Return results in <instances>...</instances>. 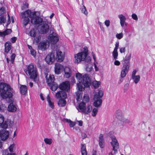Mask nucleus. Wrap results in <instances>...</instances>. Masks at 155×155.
Segmentation results:
<instances>
[{
	"instance_id": "nucleus-1",
	"label": "nucleus",
	"mask_w": 155,
	"mask_h": 155,
	"mask_svg": "<svg viewBox=\"0 0 155 155\" xmlns=\"http://www.w3.org/2000/svg\"><path fill=\"white\" fill-rule=\"evenodd\" d=\"M84 51L74 55V62L78 63L81 61H84L88 62L91 61L90 58L87 56L88 50L87 48H84Z\"/></svg>"
},
{
	"instance_id": "nucleus-2",
	"label": "nucleus",
	"mask_w": 155,
	"mask_h": 155,
	"mask_svg": "<svg viewBox=\"0 0 155 155\" xmlns=\"http://www.w3.org/2000/svg\"><path fill=\"white\" fill-rule=\"evenodd\" d=\"M117 123L120 126L123 125L124 123L131 124V121L124 117L122 112L120 110H117Z\"/></svg>"
},
{
	"instance_id": "nucleus-3",
	"label": "nucleus",
	"mask_w": 155,
	"mask_h": 155,
	"mask_svg": "<svg viewBox=\"0 0 155 155\" xmlns=\"http://www.w3.org/2000/svg\"><path fill=\"white\" fill-rule=\"evenodd\" d=\"M78 82H83V83L86 84L87 86H90L91 84V79L87 74L82 76L80 73H76L75 75Z\"/></svg>"
},
{
	"instance_id": "nucleus-4",
	"label": "nucleus",
	"mask_w": 155,
	"mask_h": 155,
	"mask_svg": "<svg viewBox=\"0 0 155 155\" xmlns=\"http://www.w3.org/2000/svg\"><path fill=\"white\" fill-rule=\"evenodd\" d=\"M103 95V92L101 90H99L96 92L94 95L93 100L94 106L96 107H100L102 103V100L101 98Z\"/></svg>"
},
{
	"instance_id": "nucleus-5",
	"label": "nucleus",
	"mask_w": 155,
	"mask_h": 155,
	"mask_svg": "<svg viewBox=\"0 0 155 155\" xmlns=\"http://www.w3.org/2000/svg\"><path fill=\"white\" fill-rule=\"evenodd\" d=\"M28 72L29 75L30 76V78L33 79L35 81L38 80L36 68L34 67L32 64H31L28 66Z\"/></svg>"
},
{
	"instance_id": "nucleus-6",
	"label": "nucleus",
	"mask_w": 155,
	"mask_h": 155,
	"mask_svg": "<svg viewBox=\"0 0 155 155\" xmlns=\"http://www.w3.org/2000/svg\"><path fill=\"white\" fill-rule=\"evenodd\" d=\"M48 39L50 42L55 44L58 41L59 38L58 35L55 32L54 30L52 29L50 30Z\"/></svg>"
},
{
	"instance_id": "nucleus-7",
	"label": "nucleus",
	"mask_w": 155,
	"mask_h": 155,
	"mask_svg": "<svg viewBox=\"0 0 155 155\" xmlns=\"http://www.w3.org/2000/svg\"><path fill=\"white\" fill-rule=\"evenodd\" d=\"M31 13V11L28 10L24 12L21 13V17L23 19L22 20V23L25 26L28 24L29 21L30 19L29 17L30 18Z\"/></svg>"
},
{
	"instance_id": "nucleus-8",
	"label": "nucleus",
	"mask_w": 155,
	"mask_h": 155,
	"mask_svg": "<svg viewBox=\"0 0 155 155\" xmlns=\"http://www.w3.org/2000/svg\"><path fill=\"white\" fill-rule=\"evenodd\" d=\"M30 18L31 23L33 24H39L43 21L41 18L36 15L35 12H31Z\"/></svg>"
},
{
	"instance_id": "nucleus-9",
	"label": "nucleus",
	"mask_w": 155,
	"mask_h": 155,
	"mask_svg": "<svg viewBox=\"0 0 155 155\" xmlns=\"http://www.w3.org/2000/svg\"><path fill=\"white\" fill-rule=\"evenodd\" d=\"M39 32L41 34H46L48 31L49 27L48 23L45 21H43L39 27Z\"/></svg>"
},
{
	"instance_id": "nucleus-10",
	"label": "nucleus",
	"mask_w": 155,
	"mask_h": 155,
	"mask_svg": "<svg viewBox=\"0 0 155 155\" xmlns=\"http://www.w3.org/2000/svg\"><path fill=\"white\" fill-rule=\"evenodd\" d=\"M2 91L0 94L2 97L4 99L8 98V102H12L13 101L12 97V94L8 91Z\"/></svg>"
},
{
	"instance_id": "nucleus-11",
	"label": "nucleus",
	"mask_w": 155,
	"mask_h": 155,
	"mask_svg": "<svg viewBox=\"0 0 155 155\" xmlns=\"http://www.w3.org/2000/svg\"><path fill=\"white\" fill-rule=\"evenodd\" d=\"M129 68L128 62L124 64L122 68L120 74L121 78H124L126 76L128 73Z\"/></svg>"
},
{
	"instance_id": "nucleus-12",
	"label": "nucleus",
	"mask_w": 155,
	"mask_h": 155,
	"mask_svg": "<svg viewBox=\"0 0 155 155\" xmlns=\"http://www.w3.org/2000/svg\"><path fill=\"white\" fill-rule=\"evenodd\" d=\"M59 87L62 90L67 91L70 88V83L68 81L63 82L59 85Z\"/></svg>"
},
{
	"instance_id": "nucleus-13",
	"label": "nucleus",
	"mask_w": 155,
	"mask_h": 155,
	"mask_svg": "<svg viewBox=\"0 0 155 155\" xmlns=\"http://www.w3.org/2000/svg\"><path fill=\"white\" fill-rule=\"evenodd\" d=\"M9 132L6 130H0V140L5 141L8 139L9 137Z\"/></svg>"
},
{
	"instance_id": "nucleus-14",
	"label": "nucleus",
	"mask_w": 155,
	"mask_h": 155,
	"mask_svg": "<svg viewBox=\"0 0 155 155\" xmlns=\"http://www.w3.org/2000/svg\"><path fill=\"white\" fill-rule=\"evenodd\" d=\"M118 17L120 20V23L121 26L123 28L127 27V23L126 22V18L125 16L122 14L118 15Z\"/></svg>"
},
{
	"instance_id": "nucleus-15",
	"label": "nucleus",
	"mask_w": 155,
	"mask_h": 155,
	"mask_svg": "<svg viewBox=\"0 0 155 155\" xmlns=\"http://www.w3.org/2000/svg\"><path fill=\"white\" fill-rule=\"evenodd\" d=\"M64 58V54L63 52L60 50H58L56 51V60L58 62H62Z\"/></svg>"
},
{
	"instance_id": "nucleus-16",
	"label": "nucleus",
	"mask_w": 155,
	"mask_h": 155,
	"mask_svg": "<svg viewBox=\"0 0 155 155\" xmlns=\"http://www.w3.org/2000/svg\"><path fill=\"white\" fill-rule=\"evenodd\" d=\"M86 104L84 102H81L78 105V108L79 109L80 111L82 113H87L88 112L89 110H90L91 107H89L88 108L87 110H84L86 107Z\"/></svg>"
},
{
	"instance_id": "nucleus-17",
	"label": "nucleus",
	"mask_w": 155,
	"mask_h": 155,
	"mask_svg": "<svg viewBox=\"0 0 155 155\" xmlns=\"http://www.w3.org/2000/svg\"><path fill=\"white\" fill-rule=\"evenodd\" d=\"M55 59V56L52 51L49 53L45 58V61L48 63L54 62Z\"/></svg>"
},
{
	"instance_id": "nucleus-18",
	"label": "nucleus",
	"mask_w": 155,
	"mask_h": 155,
	"mask_svg": "<svg viewBox=\"0 0 155 155\" xmlns=\"http://www.w3.org/2000/svg\"><path fill=\"white\" fill-rule=\"evenodd\" d=\"M112 141L110 142L111 144L113 147V150L114 151V153L112 152L109 153V155H114V154H115L116 152V137L114 136L111 137Z\"/></svg>"
},
{
	"instance_id": "nucleus-19",
	"label": "nucleus",
	"mask_w": 155,
	"mask_h": 155,
	"mask_svg": "<svg viewBox=\"0 0 155 155\" xmlns=\"http://www.w3.org/2000/svg\"><path fill=\"white\" fill-rule=\"evenodd\" d=\"M45 75L48 85H50L51 84L54 82L55 79L53 75L48 73H45Z\"/></svg>"
},
{
	"instance_id": "nucleus-20",
	"label": "nucleus",
	"mask_w": 155,
	"mask_h": 155,
	"mask_svg": "<svg viewBox=\"0 0 155 155\" xmlns=\"http://www.w3.org/2000/svg\"><path fill=\"white\" fill-rule=\"evenodd\" d=\"M11 88L8 84L4 83H0V90L3 91H10Z\"/></svg>"
},
{
	"instance_id": "nucleus-21",
	"label": "nucleus",
	"mask_w": 155,
	"mask_h": 155,
	"mask_svg": "<svg viewBox=\"0 0 155 155\" xmlns=\"http://www.w3.org/2000/svg\"><path fill=\"white\" fill-rule=\"evenodd\" d=\"M56 98L58 99H65L67 97L66 93L63 91H59L55 94Z\"/></svg>"
},
{
	"instance_id": "nucleus-22",
	"label": "nucleus",
	"mask_w": 155,
	"mask_h": 155,
	"mask_svg": "<svg viewBox=\"0 0 155 155\" xmlns=\"http://www.w3.org/2000/svg\"><path fill=\"white\" fill-rule=\"evenodd\" d=\"M63 69L64 67L61 64L58 63L55 64L54 69L55 72L56 74H60Z\"/></svg>"
},
{
	"instance_id": "nucleus-23",
	"label": "nucleus",
	"mask_w": 155,
	"mask_h": 155,
	"mask_svg": "<svg viewBox=\"0 0 155 155\" xmlns=\"http://www.w3.org/2000/svg\"><path fill=\"white\" fill-rule=\"evenodd\" d=\"M64 77L66 78H70L72 74L70 68L68 67H65L64 69Z\"/></svg>"
},
{
	"instance_id": "nucleus-24",
	"label": "nucleus",
	"mask_w": 155,
	"mask_h": 155,
	"mask_svg": "<svg viewBox=\"0 0 155 155\" xmlns=\"http://www.w3.org/2000/svg\"><path fill=\"white\" fill-rule=\"evenodd\" d=\"M10 103L8 107V110L10 112H15L17 110V107L13 103V101L12 102H9Z\"/></svg>"
},
{
	"instance_id": "nucleus-25",
	"label": "nucleus",
	"mask_w": 155,
	"mask_h": 155,
	"mask_svg": "<svg viewBox=\"0 0 155 155\" xmlns=\"http://www.w3.org/2000/svg\"><path fill=\"white\" fill-rule=\"evenodd\" d=\"M13 124V122L10 120H7L2 125V128L6 129L8 127H11Z\"/></svg>"
},
{
	"instance_id": "nucleus-26",
	"label": "nucleus",
	"mask_w": 155,
	"mask_h": 155,
	"mask_svg": "<svg viewBox=\"0 0 155 155\" xmlns=\"http://www.w3.org/2000/svg\"><path fill=\"white\" fill-rule=\"evenodd\" d=\"M77 87L78 91H82L84 90L85 87H88L90 86H87L86 84L83 83V82H78V83L77 84Z\"/></svg>"
},
{
	"instance_id": "nucleus-27",
	"label": "nucleus",
	"mask_w": 155,
	"mask_h": 155,
	"mask_svg": "<svg viewBox=\"0 0 155 155\" xmlns=\"http://www.w3.org/2000/svg\"><path fill=\"white\" fill-rule=\"evenodd\" d=\"M20 91L21 94L23 95H25L27 93L28 88L25 85H21Z\"/></svg>"
},
{
	"instance_id": "nucleus-28",
	"label": "nucleus",
	"mask_w": 155,
	"mask_h": 155,
	"mask_svg": "<svg viewBox=\"0 0 155 155\" xmlns=\"http://www.w3.org/2000/svg\"><path fill=\"white\" fill-rule=\"evenodd\" d=\"M48 47L46 43L44 42H41L38 46V48L42 51L45 50Z\"/></svg>"
},
{
	"instance_id": "nucleus-29",
	"label": "nucleus",
	"mask_w": 155,
	"mask_h": 155,
	"mask_svg": "<svg viewBox=\"0 0 155 155\" xmlns=\"http://www.w3.org/2000/svg\"><path fill=\"white\" fill-rule=\"evenodd\" d=\"M12 31L11 29H7L3 32H0V36L4 37L5 36L10 34Z\"/></svg>"
},
{
	"instance_id": "nucleus-30",
	"label": "nucleus",
	"mask_w": 155,
	"mask_h": 155,
	"mask_svg": "<svg viewBox=\"0 0 155 155\" xmlns=\"http://www.w3.org/2000/svg\"><path fill=\"white\" fill-rule=\"evenodd\" d=\"M48 85L50 87L51 89L53 91H55L58 87V85L54 82Z\"/></svg>"
},
{
	"instance_id": "nucleus-31",
	"label": "nucleus",
	"mask_w": 155,
	"mask_h": 155,
	"mask_svg": "<svg viewBox=\"0 0 155 155\" xmlns=\"http://www.w3.org/2000/svg\"><path fill=\"white\" fill-rule=\"evenodd\" d=\"M47 99L49 106L52 109H54V103L51 101V98L49 95L47 96Z\"/></svg>"
},
{
	"instance_id": "nucleus-32",
	"label": "nucleus",
	"mask_w": 155,
	"mask_h": 155,
	"mask_svg": "<svg viewBox=\"0 0 155 155\" xmlns=\"http://www.w3.org/2000/svg\"><path fill=\"white\" fill-rule=\"evenodd\" d=\"M76 100L78 101H80L82 99L83 93L82 91H78L76 93Z\"/></svg>"
},
{
	"instance_id": "nucleus-33",
	"label": "nucleus",
	"mask_w": 155,
	"mask_h": 155,
	"mask_svg": "<svg viewBox=\"0 0 155 155\" xmlns=\"http://www.w3.org/2000/svg\"><path fill=\"white\" fill-rule=\"evenodd\" d=\"M11 44L10 42H6L5 45V51L6 52H8L11 49Z\"/></svg>"
},
{
	"instance_id": "nucleus-34",
	"label": "nucleus",
	"mask_w": 155,
	"mask_h": 155,
	"mask_svg": "<svg viewBox=\"0 0 155 155\" xmlns=\"http://www.w3.org/2000/svg\"><path fill=\"white\" fill-rule=\"evenodd\" d=\"M66 103V101L64 100V99H61L58 101V104L59 106L63 107L65 105Z\"/></svg>"
},
{
	"instance_id": "nucleus-35",
	"label": "nucleus",
	"mask_w": 155,
	"mask_h": 155,
	"mask_svg": "<svg viewBox=\"0 0 155 155\" xmlns=\"http://www.w3.org/2000/svg\"><path fill=\"white\" fill-rule=\"evenodd\" d=\"M81 151L82 155H87V152L86 149V146L84 144H81Z\"/></svg>"
},
{
	"instance_id": "nucleus-36",
	"label": "nucleus",
	"mask_w": 155,
	"mask_h": 155,
	"mask_svg": "<svg viewBox=\"0 0 155 155\" xmlns=\"http://www.w3.org/2000/svg\"><path fill=\"white\" fill-rule=\"evenodd\" d=\"M132 79L136 84H137L140 80V77L139 75L132 77Z\"/></svg>"
},
{
	"instance_id": "nucleus-37",
	"label": "nucleus",
	"mask_w": 155,
	"mask_h": 155,
	"mask_svg": "<svg viewBox=\"0 0 155 155\" xmlns=\"http://www.w3.org/2000/svg\"><path fill=\"white\" fill-rule=\"evenodd\" d=\"M65 120L69 124L70 127H73L76 124L75 122H73L70 120L66 119H65Z\"/></svg>"
},
{
	"instance_id": "nucleus-38",
	"label": "nucleus",
	"mask_w": 155,
	"mask_h": 155,
	"mask_svg": "<svg viewBox=\"0 0 155 155\" xmlns=\"http://www.w3.org/2000/svg\"><path fill=\"white\" fill-rule=\"evenodd\" d=\"M86 66L85 69L87 71L90 72L92 71L93 69L92 64L90 63L87 64L86 65Z\"/></svg>"
},
{
	"instance_id": "nucleus-39",
	"label": "nucleus",
	"mask_w": 155,
	"mask_h": 155,
	"mask_svg": "<svg viewBox=\"0 0 155 155\" xmlns=\"http://www.w3.org/2000/svg\"><path fill=\"white\" fill-rule=\"evenodd\" d=\"M100 84V82L96 81H94L92 82V85L95 88L98 87Z\"/></svg>"
},
{
	"instance_id": "nucleus-40",
	"label": "nucleus",
	"mask_w": 155,
	"mask_h": 155,
	"mask_svg": "<svg viewBox=\"0 0 155 155\" xmlns=\"http://www.w3.org/2000/svg\"><path fill=\"white\" fill-rule=\"evenodd\" d=\"M36 30L34 29H31L29 32V35L32 37H35L36 36Z\"/></svg>"
},
{
	"instance_id": "nucleus-41",
	"label": "nucleus",
	"mask_w": 155,
	"mask_h": 155,
	"mask_svg": "<svg viewBox=\"0 0 155 155\" xmlns=\"http://www.w3.org/2000/svg\"><path fill=\"white\" fill-rule=\"evenodd\" d=\"M44 141L46 144L51 145L52 143V139L51 138H45L44 139Z\"/></svg>"
},
{
	"instance_id": "nucleus-42",
	"label": "nucleus",
	"mask_w": 155,
	"mask_h": 155,
	"mask_svg": "<svg viewBox=\"0 0 155 155\" xmlns=\"http://www.w3.org/2000/svg\"><path fill=\"white\" fill-rule=\"evenodd\" d=\"M4 121V116L0 114V127L2 126V125L3 124V123Z\"/></svg>"
},
{
	"instance_id": "nucleus-43",
	"label": "nucleus",
	"mask_w": 155,
	"mask_h": 155,
	"mask_svg": "<svg viewBox=\"0 0 155 155\" xmlns=\"http://www.w3.org/2000/svg\"><path fill=\"white\" fill-rule=\"evenodd\" d=\"M89 100V96L87 94H85L83 96V101L86 102H88Z\"/></svg>"
},
{
	"instance_id": "nucleus-44",
	"label": "nucleus",
	"mask_w": 155,
	"mask_h": 155,
	"mask_svg": "<svg viewBox=\"0 0 155 155\" xmlns=\"http://www.w3.org/2000/svg\"><path fill=\"white\" fill-rule=\"evenodd\" d=\"M98 109L96 108H94L92 111V115L93 117H95L96 116L97 112Z\"/></svg>"
},
{
	"instance_id": "nucleus-45",
	"label": "nucleus",
	"mask_w": 155,
	"mask_h": 155,
	"mask_svg": "<svg viewBox=\"0 0 155 155\" xmlns=\"http://www.w3.org/2000/svg\"><path fill=\"white\" fill-rule=\"evenodd\" d=\"M89 107H91V110H89L88 112H87V113H83L84 114H88L91 112V110H92V107L89 104H87L86 105V108H85L84 109V110H87L88 108Z\"/></svg>"
},
{
	"instance_id": "nucleus-46",
	"label": "nucleus",
	"mask_w": 155,
	"mask_h": 155,
	"mask_svg": "<svg viewBox=\"0 0 155 155\" xmlns=\"http://www.w3.org/2000/svg\"><path fill=\"white\" fill-rule=\"evenodd\" d=\"M113 55L114 59L116 60V44H115V47L113 52Z\"/></svg>"
},
{
	"instance_id": "nucleus-47",
	"label": "nucleus",
	"mask_w": 155,
	"mask_h": 155,
	"mask_svg": "<svg viewBox=\"0 0 155 155\" xmlns=\"http://www.w3.org/2000/svg\"><path fill=\"white\" fill-rule=\"evenodd\" d=\"M6 21V18L3 16L0 17V23H5Z\"/></svg>"
},
{
	"instance_id": "nucleus-48",
	"label": "nucleus",
	"mask_w": 155,
	"mask_h": 155,
	"mask_svg": "<svg viewBox=\"0 0 155 155\" xmlns=\"http://www.w3.org/2000/svg\"><path fill=\"white\" fill-rule=\"evenodd\" d=\"M83 8H82V12L84 14L86 15H87V12L86 10V8L84 5H83Z\"/></svg>"
},
{
	"instance_id": "nucleus-49",
	"label": "nucleus",
	"mask_w": 155,
	"mask_h": 155,
	"mask_svg": "<svg viewBox=\"0 0 155 155\" xmlns=\"http://www.w3.org/2000/svg\"><path fill=\"white\" fill-rule=\"evenodd\" d=\"M15 144H13L11 145L8 147L9 150L10 152H13V148L15 146Z\"/></svg>"
},
{
	"instance_id": "nucleus-50",
	"label": "nucleus",
	"mask_w": 155,
	"mask_h": 155,
	"mask_svg": "<svg viewBox=\"0 0 155 155\" xmlns=\"http://www.w3.org/2000/svg\"><path fill=\"white\" fill-rule=\"evenodd\" d=\"M104 142V140L103 138V135L101 134L100 135L99 137V142Z\"/></svg>"
},
{
	"instance_id": "nucleus-51",
	"label": "nucleus",
	"mask_w": 155,
	"mask_h": 155,
	"mask_svg": "<svg viewBox=\"0 0 155 155\" xmlns=\"http://www.w3.org/2000/svg\"><path fill=\"white\" fill-rule=\"evenodd\" d=\"M28 3H25L23 5V6L22 7L21 9L22 10H24L28 7Z\"/></svg>"
},
{
	"instance_id": "nucleus-52",
	"label": "nucleus",
	"mask_w": 155,
	"mask_h": 155,
	"mask_svg": "<svg viewBox=\"0 0 155 155\" xmlns=\"http://www.w3.org/2000/svg\"><path fill=\"white\" fill-rule=\"evenodd\" d=\"M132 18L134 20L137 21L138 20V18L137 15L135 14H133L131 15Z\"/></svg>"
},
{
	"instance_id": "nucleus-53",
	"label": "nucleus",
	"mask_w": 155,
	"mask_h": 155,
	"mask_svg": "<svg viewBox=\"0 0 155 155\" xmlns=\"http://www.w3.org/2000/svg\"><path fill=\"white\" fill-rule=\"evenodd\" d=\"M15 57V55L14 54H12L11 57V61L12 63H13Z\"/></svg>"
},
{
	"instance_id": "nucleus-54",
	"label": "nucleus",
	"mask_w": 155,
	"mask_h": 155,
	"mask_svg": "<svg viewBox=\"0 0 155 155\" xmlns=\"http://www.w3.org/2000/svg\"><path fill=\"white\" fill-rule=\"evenodd\" d=\"M123 37V34L121 32L119 34H117V38L119 39H121Z\"/></svg>"
},
{
	"instance_id": "nucleus-55",
	"label": "nucleus",
	"mask_w": 155,
	"mask_h": 155,
	"mask_svg": "<svg viewBox=\"0 0 155 155\" xmlns=\"http://www.w3.org/2000/svg\"><path fill=\"white\" fill-rule=\"evenodd\" d=\"M129 84L128 83L125 84L124 86V91H126L128 89Z\"/></svg>"
},
{
	"instance_id": "nucleus-56",
	"label": "nucleus",
	"mask_w": 155,
	"mask_h": 155,
	"mask_svg": "<svg viewBox=\"0 0 155 155\" xmlns=\"http://www.w3.org/2000/svg\"><path fill=\"white\" fill-rule=\"evenodd\" d=\"M40 40V38L38 37H34V42H35L36 43H38L39 41Z\"/></svg>"
},
{
	"instance_id": "nucleus-57",
	"label": "nucleus",
	"mask_w": 155,
	"mask_h": 155,
	"mask_svg": "<svg viewBox=\"0 0 155 155\" xmlns=\"http://www.w3.org/2000/svg\"><path fill=\"white\" fill-rule=\"evenodd\" d=\"M110 21L108 20H106L104 22L105 25L107 27H108L110 25Z\"/></svg>"
},
{
	"instance_id": "nucleus-58",
	"label": "nucleus",
	"mask_w": 155,
	"mask_h": 155,
	"mask_svg": "<svg viewBox=\"0 0 155 155\" xmlns=\"http://www.w3.org/2000/svg\"><path fill=\"white\" fill-rule=\"evenodd\" d=\"M4 152H5L6 155H16L14 153H9L7 150H4Z\"/></svg>"
},
{
	"instance_id": "nucleus-59",
	"label": "nucleus",
	"mask_w": 155,
	"mask_h": 155,
	"mask_svg": "<svg viewBox=\"0 0 155 155\" xmlns=\"http://www.w3.org/2000/svg\"><path fill=\"white\" fill-rule=\"evenodd\" d=\"M120 51L121 53H124L125 51V47H122L120 48Z\"/></svg>"
},
{
	"instance_id": "nucleus-60",
	"label": "nucleus",
	"mask_w": 155,
	"mask_h": 155,
	"mask_svg": "<svg viewBox=\"0 0 155 155\" xmlns=\"http://www.w3.org/2000/svg\"><path fill=\"white\" fill-rule=\"evenodd\" d=\"M99 144L101 148H103L104 147V142H99Z\"/></svg>"
},
{
	"instance_id": "nucleus-61",
	"label": "nucleus",
	"mask_w": 155,
	"mask_h": 155,
	"mask_svg": "<svg viewBox=\"0 0 155 155\" xmlns=\"http://www.w3.org/2000/svg\"><path fill=\"white\" fill-rule=\"evenodd\" d=\"M5 12V9L4 8H2L0 9V15H2Z\"/></svg>"
},
{
	"instance_id": "nucleus-62",
	"label": "nucleus",
	"mask_w": 155,
	"mask_h": 155,
	"mask_svg": "<svg viewBox=\"0 0 155 155\" xmlns=\"http://www.w3.org/2000/svg\"><path fill=\"white\" fill-rule=\"evenodd\" d=\"M31 54L33 56L35 55L36 52L33 49L31 50Z\"/></svg>"
},
{
	"instance_id": "nucleus-63",
	"label": "nucleus",
	"mask_w": 155,
	"mask_h": 155,
	"mask_svg": "<svg viewBox=\"0 0 155 155\" xmlns=\"http://www.w3.org/2000/svg\"><path fill=\"white\" fill-rule=\"evenodd\" d=\"M17 40V38L16 37H13L11 38V41L13 43H14Z\"/></svg>"
},
{
	"instance_id": "nucleus-64",
	"label": "nucleus",
	"mask_w": 155,
	"mask_h": 155,
	"mask_svg": "<svg viewBox=\"0 0 155 155\" xmlns=\"http://www.w3.org/2000/svg\"><path fill=\"white\" fill-rule=\"evenodd\" d=\"M137 73V71L136 70H134L132 72V77L136 76L135 75L136 73Z\"/></svg>"
}]
</instances>
